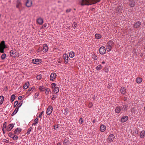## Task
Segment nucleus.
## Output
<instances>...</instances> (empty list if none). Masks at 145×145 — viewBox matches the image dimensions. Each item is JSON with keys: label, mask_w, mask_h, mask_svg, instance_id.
Instances as JSON below:
<instances>
[{"label": "nucleus", "mask_w": 145, "mask_h": 145, "mask_svg": "<svg viewBox=\"0 0 145 145\" xmlns=\"http://www.w3.org/2000/svg\"><path fill=\"white\" fill-rule=\"evenodd\" d=\"M121 93L122 94H124L125 93V89L124 87H121L120 89Z\"/></svg>", "instance_id": "nucleus-24"}, {"label": "nucleus", "mask_w": 145, "mask_h": 145, "mask_svg": "<svg viewBox=\"0 0 145 145\" xmlns=\"http://www.w3.org/2000/svg\"><path fill=\"white\" fill-rule=\"evenodd\" d=\"M71 9H67L66 10V12L67 13L70 12L71 11Z\"/></svg>", "instance_id": "nucleus-53"}, {"label": "nucleus", "mask_w": 145, "mask_h": 145, "mask_svg": "<svg viewBox=\"0 0 145 145\" xmlns=\"http://www.w3.org/2000/svg\"><path fill=\"white\" fill-rule=\"evenodd\" d=\"M75 54L73 52H71L69 53V56L71 58L73 57L74 56Z\"/></svg>", "instance_id": "nucleus-30"}, {"label": "nucleus", "mask_w": 145, "mask_h": 145, "mask_svg": "<svg viewBox=\"0 0 145 145\" xmlns=\"http://www.w3.org/2000/svg\"><path fill=\"white\" fill-rule=\"evenodd\" d=\"M32 62L35 64H38L41 63V60L40 59H34L32 60Z\"/></svg>", "instance_id": "nucleus-10"}, {"label": "nucleus", "mask_w": 145, "mask_h": 145, "mask_svg": "<svg viewBox=\"0 0 145 145\" xmlns=\"http://www.w3.org/2000/svg\"><path fill=\"white\" fill-rule=\"evenodd\" d=\"M4 99V98L3 96H0V104H2L3 103Z\"/></svg>", "instance_id": "nucleus-31"}, {"label": "nucleus", "mask_w": 145, "mask_h": 145, "mask_svg": "<svg viewBox=\"0 0 145 145\" xmlns=\"http://www.w3.org/2000/svg\"><path fill=\"white\" fill-rule=\"evenodd\" d=\"M38 117H37V118L35 119V121L36 122V123H38Z\"/></svg>", "instance_id": "nucleus-49"}, {"label": "nucleus", "mask_w": 145, "mask_h": 145, "mask_svg": "<svg viewBox=\"0 0 145 145\" xmlns=\"http://www.w3.org/2000/svg\"><path fill=\"white\" fill-rule=\"evenodd\" d=\"M6 54H3L1 56V58L2 59H5L6 57Z\"/></svg>", "instance_id": "nucleus-40"}, {"label": "nucleus", "mask_w": 145, "mask_h": 145, "mask_svg": "<svg viewBox=\"0 0 145 145\" xmlns=\"http://www.w3.org/2000/svg\"><path fill=\"white\" fill-rule=\"evenodd\" d=\"M63 57L65 60V63L67 64L68 62L69 56L67 54H64L63 55Z\"/></svg>", "instance_id": "nucleus-7"}, {"label": "nucleus", "mask_w": 145, "mask_h": 145, "mask_svg": "<svg viewBox=\"0 0 145 145\" xmlns=\"http://www.w3.org/2000/svg\"><path fill=\"white\" fill-rule=\"evenodd\" d=\"M6 122H5V123H4L3 124V127L4 128H6Z\"/></svg>", "instance_id": "nucleus-54"}, {"label": "nucleus", "mask_w": 145, "mask_h": 145, "mask_svg": "<svg viewBox=\"0 0 145 145\" xmlns=\"http://www.w3.org/2000/svg\"><path fill=\"white\" fill-rule=\"evenodd\" d=\"M92 57V58L95 60H97L98 58V57L97 56L95 55L94 54V55H93Z\"/></svg>", "instance_id": "nucleus-38"}, {"label": "nucleus", "mask_w": 145, "mask_h": 145, "mask_svg": "<svg viewBox=\"0 0 145 145\" xmlns=\"http://www.w3.org/2000/svg\"><path fill=\"white\" fill-rule=\"evenodd\" d=\"M42 75L41 74L38 75L37 76V78L38 80H40L41 79Z\"/></svg>", "instance_id": "nucleus-39"}, {"label": "nucleus", "mask_w": 145, "mask_h": 145, "mask_svg": "<svg viewBox=\"0 0 145 145\" xmlns=\"http://www.w3.org/2000/svg\"><path fill=\"white\" fill-rule=\"evenodd\" d=\"M56 97H57V96L56 95H54L53 96V97H52L51 99L52 100H54V99H55V98H56Z\"/></svg>", "instance_id": "nucleus-48"}, {"label": "nucleus", "mask_w": 145, "mask_h": 145, "mask_svg": "<svg viewBox=\"0 0 145 145\" xmlns=\"http://www.w3.org/2000/svg\"><path fill=\"white\" fill-rule=\"evenodd\" d=\"M22 96H19L18 97V99L19 100H21L22 99Z\"/></svg>", "instance_id": "nucleus-57"}, {"label": "nucleus", "mask_w": 145, "mask_h": 145, "mask_svg": "<svg viewBox=\"0 0 145 145\" xmlns=\"http://www.w3.org/2000/svg\"><path fill=\"white\" fill-rule=\"evenodd\" d=\"M35 88L34 87H32V88H29L28 90V92L30 91H33L35 90Z\"/></svg>", "instance_id": "nucleus-33"}, {"label": "nucleus", "mask_w": 145, "mask_h": 145, "mask_svg": "<svg viewBox=\"0 0 145 145\" xmlns=\"http://www.w3.org/2000/svg\"><path fill=\"white\" fill-rule=\"evenodd\" d=\"M59 90V88L58 87H55L53 90V92L55 94H56L58 93Z\"/></svg>", "instance_id": "nucleus-19"}, {"label": "nucleus", "mask_w": 145, "mask_h": 145, "mask_svg": "<svg viewBox=\"0 0 145 145\" xmlns=\"http://www.w3.org/2000/svg\"><path fill=\"white\" fill-rule=\"evenodd\" d=\"M106 127L104 125H101L100 126V130L101 132H103L106 129Z\"/></svg>", "instance_id": "nucleus-20"}, {"label": "nucleus", "mask_w": 145, "mask_h": 145, "mask_svg": "<svg viewBox=\"0 0 145 145\" xmlns=\"http://www.w3.org/2000/svg\"><path fill=\"white\" fill-rule=\"evenodd\" d=\"M140 25V21H138L134 24V27H139Z\"/></svg>", "instance_id": "nucleus-25"}, {"label": "nucleus", "mask_w": 145, "mask_h": 145, "mask_svg": "<svg viewBox=\"0 0 145 145\" xmlns=\"http://www.w3.org/2000/svg\"><path fill=\"white\" fill-rule=\"evenodd\" d=\"M145 131L143 130L141 131L140 134V137L141 138H143L145 136Z\"/></svg>", "instance_id": "nucleus-17"}, {"label": "nucleus", "mask_w": 145, "mask_h": 145, "mask_svg": "<svg viewBox=\"0 0 145 145\" xmlns=\"http://www.w3.org/2000/svg\"><path fill=\"white\" fill-rule=\"evenodd\" d=\"M101 0H81L79 2L81 5L83 6L85 5H89L95 4L100 1Z\"/></svg>", "instance_id": "nucleus-1"}, {"label": "nucleus", "mask_w": 145, "mask_h": 145, "mask_svg": "<svg viewBox=\"0 0 145 145\" xmlns=\"http://www.w3.org/2000/svg\"><path fill=\"white\" fill-rule=\"evenodd\" d=\"M52 107L51 106H49L47 109L46 114L48 115L50 114L52 112Z\"/></svg>", "instance_id": "nucleus-5"}, {"label": "nucleus", "mask_w": 145, "mask_h": 145, "mask_svg": "<svg viewBox=\"0 0 145 145\" xmlns=\"http://www.w3.org/2000/svg\"><path fill=\"white\" fill-rule=\"evenodd\" d=\"M111 46H107V48H106V49L108 51H110L111 50Z\"/></svg>", "instance_id": "nucleus-43"}, {"label": "nucleus", "mask_w": 145, "mask_h": 145, "mask_svg": "<svg viewBox=\"0 0 145 145\" xmlns=\"http://www.w3.org/2000/svg\"><path fill=\"white\" fill-rule=\"evenodd\" d=\"M95 37L97 39H99L101 37V35L99 34H96L95 35Z\"/></svg>", "instance_id": "nucleus-36"}, {"label": "nucleus", "mask_w": 145, "mask_h": 145, "mask_svg": "<svg viewBox=\"0 0 145 145\" xmlns=\"http://www.w3.org/2000/svg\"><path fill=\"white\" fill-rule=\"evenodd\" d=\"M2 131H3V133H5V132H4V128H2Z\"/></svg>", "instance_id": "nucleus-62"}, {"label": "nucleus", "mask_w": 145, "mask_h": 145, "mask_svg": "<svg viewBox=\"0 0 145 145\" xmlns=\"http://www.w3.org/2000/svg\"><path fill=\"white\" fill-rule=\"evenodd\" d=\"M37 123H36V122H35V123H33L32 124V125H35L36 124H37Z\"/></svg>", "instance_id": "nucleus-60"}, {"label": "nucleus", "mask_w": 145, "mask_h": 145, "mask_svg": "<svg viewBox=\"0 0 145 145\" xmlns=\"http://www.w3.org/2000/svg\"><path fill=\"white\" fill-rule=\"evenodd\" d=\"M50 90V89L48 88H46L45 90V93L48 95L49 93V92Z\"/></svg>", "instance_id": "nucleus-35"}, {"label": "nucleus", "mask_w": 145, "mask_h": 145, "mask_svg": "<svg viewBox=\"0 0 145 145\" xmlns=\"http://www.w3.org/2000/svg\"><path fill=\"white\" fill-rule=\"evenodd\" d=\"M68 144V142H67V140H64L63 142V145H67Z\"/></svg>", "instance_id": "nucleus-41"}, {"label": "nucleus", "mask_w": 145, "mask_h": 145, "mask_svg": "<svg viewBox=\"0 0 145 145\" xmlns=\"http://www.w3.org/2000/svg\"><path fill=\"white\" fill-rule=\"evenodd\" d=\"M115 137L113 134H111L108 137V140L109 141H112L114 139Z\"/></svg>", "instance_id": "nucleus-13"}, {"label": "nucleus", "mask_w": 145, "mask_h": 145, "mask_svg": "<svg viewBox=\"0 0 145 145\" xmlns=\"http://www.w3.org/2000/svg\"><path fill=\"white\" fill-rule=\"evenodd\" d=\"M18 128H17L14 131V134H18Z\"/></svg>", "instance_id": "nucleus-42"}, {"label": "nucleus", "mask_w": 145, "mask_h": 145, "mask_svg": "<svg viewBox=\"0 0 145 145\" xmlns=\"http://www.w3.org/2000/svg\"><path fill=\"white\" fill-rule=\"evenodd\" d=\"M32 4V2L31 1L27 0L26 2V6L28 7L31 6Z\"/></svg>", "instance_id": "nucleus-15"}, {"label": "nucleus", "mask_w": 145, "mask_h": 145, "mask_svg": "<svg viewBox=\"0 0 145 145\" xmlns=\"http://www.w3.org/2000/svg\"><path fill=\"white\" fill-rule=\"evenodd\" d=\"M37 22L39 24H41L43 22V20L41 18H40L37 20Z\"/></svg>", "instance_id": "nucleus-21"}, {"label": "nucleus", "mask_w": 145, "mask_h": 145, "mask_svg": "<svg viewBox=\"0 0 145 145\" xmlns=\"http://www.w3.org/2000/svg\"><path fill=\"white\" fill-rule=\"evenodd\" d=\"M96 68L97 70H100L102 69V66L101 65H100L97 66Z\"/></svg>", "instance_id": "nucleus-34"}, {"label": "nucleus", "mask_w": 145, "mask_h": 145, "mask_svg": "<svg viewBox=\"0 0 145 145\" xmlns=\"http://www.w3.org/2000/svg\"><path fill=\"white\" fill-rule=\"evenodd\" d=\"M6 48L5 41H2L0 43V52L3 53L4 52V49Z\"/></svg>", "instance_id": "nucleus-2"}, {"label": "nucleus", "mask_w": 145, "mask_h": 145, "mask_svg": "<svg viewBox=\"0 0 145 145\" xmlns=\"http://www.w3.org/2000/svg\"><path fill=\"white\" fill-rule=\"evenodd\" d=\"M22 4L21 3L20 1L19 0H17L16 2V8H19L21 6Z\"/></svg>", "instance_id": "nucleus-22"}, {"label": "nucleus", "mask_w": 145, "mask_h": 145, "mask_svg": "<svg viewBox=\"0 0 145 145\" xmlns=\"http://www.w3.org/2000/svg\"><path fill=\"white\" fill-rule=\"evenodd\" d=\"M20 104V103H19L18 105H17L15 110L12 114V116L14 115L17 113L18 110L19 108L22 106V105L23 103H21L20 105H19Z\"/></svg>", "instance_id": "nucleus-6"}, {"label": "nucleus", "mask_w": 145, "mask_h": 145, "mask_svg": "<svg viewBox=\"0 0 145 145\" xmlns=\"http://www.w3.org/2000/svg\"><path fill=\"white\" fill-rule=\"evenodd\" d=\"M15 96L14 95H12L10 97V101L11 102H13L15 98Z\"/></svg>", "instance_id": "nucleus-32"}, {"label": "nucleus", "mask_w": 145, "mask_h": 145, "mask_svg": "<svg viewBox=\"0 0 145 145\" xmlns=\"http://www.w3.org/2000/svg\"><path fill=\"white\" fill-rule=\"evenodd\" d=\"M18 103V101H16L14 103V107H15Z\"/></svg>", "instance_id": "nucleus-45"}, {"label": "nucleus", "mask_w": 145, "mask_h": 145, "mask_svg": "<svg viewBox=\"0 0 145 145\" xmlns=\"http://www.w3.org/2000/svg\"><path fill=\"white\" fill-rule=\"evenodd\" d=\"M76 24L75 22H74L72 24V26H74V27H76Z\"/></svg>", "instance_id": "nucleus-55"}, {"label": "nucleus", "mask_w": 145, "mask_h": 145, "mask_svg": "<svg viewBox=\"0 0 145 145\" xmlns=\"http://www.w3.org/2000/svg\"><path fill=\"white\" fill-rule=\"evenodd\" d=\"M56 74L55 73H52L50 75V80L52 81H53L56 78Z\"/></svg>", "instance_id": "nucleus-8"}, {"label": "nucleus", "mask_w": 145, "mask_h": 145, "mask_svg": "<svg viewBox=\"0 0 145 145\" xmlns=\"http://www.w3.org/2000/svg\"><path fill=\"white\" fill-rule=\"evenodd\" d=\"M39 95V93H36L35 94V97L37 98V97Z\"/></svg>", "instance_id": "nucleus-56"}, {"label": "nucleus", "mask_w": 145, "mask_h": 145, "mask_svg": "<svg viewBox=\"0 0 145 145\" xmlns=\"http://www.w3.org/2000/svg\"><path fill=\"white\" fill-rule=\"evenodd\" d=\"M129 5L132 7H133L135 6V2L133 0L130 1L129 2Z\"/></svg>", "instance_id": "nucleus-27"}, {"label": "nucleus", "mask_w": 145, "mask_h": 145, "mask_svg": "<svg viewBox=\"0 0 145 145\" xmlns=\"http://www.w3.org/2000/svg\"><path fill=\"white\" fill-rule=\"evenodd\" d=\"M3 140H4V142H5L8 143V142H7V141H8L7 140H6V139H4Z\"/></svg>", "instance_id": "nucleus-61"}, {"label": "nucleus", "mask_w": 145, "mask_h": 145, "mask_svg": "<svg viewBox=\"0 0 145 145\" xmlns=\"http://www.w3.org/2000/svg\"><path fill=\"white\" fill-rule=\"evenodd\" d=\"M99 53L101 54H103L106 52V50L104 46H101L100 47L99 49Z\"/></svg>", "instance_id": "nucleus-4"}, {"label": "nucleus", "mask_w": 145, "mask_h": 145, "mask_svg": "<svg viewBox=\"0 0 145 145\" xmlns=\"http://www.w3.org/2000/svg\"><path fill=\"white\" fill-rule=\"evenodd\" d=\"M128 107V106L127 105H123L122 108V110L124 111H126L127 110V108Z\"/></svg>", "instance_id": "nucleus-28"}, {"label": "nucleus", "mask_w": 145, "mask_h": 145, "mask_svg": "<svg viewBox=\"0 0 145 145\" xmlns=\"http://www.w3.org/2000/svg\"><path fill=\"white\" fill-rule=\"evenodd\" d=\"M112 86V85H111V84L110 83L108 84V86H107V88H108V89H109Z\"/></svg>", "instance_id": "nucleus-50"}, {"label": "nucleus", "mask_w": 145, "mask_h": 145, "mask_svg": "<svg viewBox=\"0 0 145 145\" xmlns=\"http://www.w3.org/2000/svg\"><path fill=\"white\" fill-rule=\"evenodd\" d=\"M18 131H19V132H20L21 131L22 129L20 128H18Z\"/></svg>", "instance_id": "nucleus-59"}, {"label": "nucleus", "mask_w": 145, "mask_h": 145, "mask_svg": "<svg viewBox=\"0 0 145 145\" xmlns=\"http://www.w3.org/2000/svg\"><path fill=\"white\" fill-rule=\"evenodd\" d=\"M14 127V125L13 124H10L8 125L7 130L8 131H10Z\"/></svg>", "instance_id": "nucleus-12"}, {"label": "nucleus", "mask_w": 145, "mask_h": 145, "mask_svg": "<svg viewBox=\"0 0 145 145\" xmlns=\"http://www.w3.org/2000/svg\"><path fill=\"white\" fill-rule=\"evenodd\" d=\"M16 50H12L10 52V54L11 56L14 57H16L17 56L16 55Z\"/></svg>", "instance_id": "nucleus-9"}, {"label": "nucleus", "mask_w": 145, "mask_h": 145, "mask_svg": "<svg viewBox=\"0 0 145 145\" xmlns=\"http://www.w3.org/2000/svg\"><path fill=\"white\" fill-rule=\"evenodd\" d=\"M79 122V123L81 124L83 123V120L82 118H80Z\"/></svg>", "instance_id": "nucleus-46"}, {"label": "nucleus", "mask_w": 145, "mask_h": 145, "mask_svg": "<svg viewBox=\"0 0 145 145\" xmlns=\"http://www.w3.org/2000/svg\"><path fill=\"white\" fill-rule=\"evenodd\" d=\"M128 117L125 116L121 118V121L122 122H124L127 121L128 119Z\"/></svg>", "instance_id": "nucleus-14"}, {"label": "nucleus", "mask_w": 145, "mask_h": 145, "mask_svg": "<svg viewBox=\"0 0 145 145\" xmlns=\"http://www.w3.org/2000/svg\"><path fill=\"white\" fill-rule=\"evenodd\" d=\"M89 105H90V106L89 107H91L92 106H93V104H92V103H90L89 104Z\"/></svg>", "instance_id": "nucleus-58"}, {"label": "nucleus", "mask_w": 145, "mask_h": 145, "mask_svg": "<svg viewBox=\"0 0 145 145\" xmlns=\"http://www.w3.org/2000/svg\"><path fill=\"white\" fill-rule=\"evenodd\" d=\"M96 121V120H94L93 121V123H94L95 122V121Z\"/></svg>", "instance_id": "nucleus-64"}, {"label": "nucleus", "mask_w": 145, "mask_h": 145, "mask_svg": "<svg viewBox=\"0 0 145 145\" xmlns=\"http://www.w3.org/2000/svg\"><path fill=\"white\" fill-rule=\"evenodd\" d=\"M14 133H12L10 132L8 133V136L12 138L14 140H17L18 138V137Z\"/></svg>", "instance_id": "nucleus-3"}, {"label": "nucleus", "mask_w": 145, "mask_h": 145, "mask_svg": "<svg viewBox=\"0 0 145 145\" xmlns=\"http://www.w3.org/2000/svg\"><path fill=\"white\" fill-rule=\"evenodd\" d=\"M121 110V108L120 106L117 107L116 108L115 111L116 113H119Z\"/></svg>", "instance_id": "nucleus-23"}, {"label": "nucleus", "mask_w": 145, "mask_h": 145, "mask_svg": "<svg viewBox=\"0 0 145 145\" xmlns=\"http://www.w3.org/2000/svg\"><path fill=\"white\" fill-rule=\"evenodd\" d=\"M48 50V46L46 44H44L43 45L42 50L44 52H46Z\"/></svg>", "instance_id": "nucleus-11"}, {"label": "nucleus", "mask_w": 145, "mask_h": 145, "mask_svg": "<svg viewBox=\"0 0 145 145\" xmlns=\"http://www.w3.org/2000/svg\"><path fill=\"white\" fill-rule=\"evenodd\" d=\"M44 111H42L40 112V114H39V116L40 118H41L42 115L43 113H44Z\"/></svg>", "instance_id": "nucleus-51"}, {"label": "nucleus", "mask_w": 145, "mask_h": 145, "mask_svg": "<svg viewBox=\"0 0 145 145\" xmlns=\"http://www.w3.org/2000/svg\"><path fill=\"white\" fill-rule=\"evenodd\" d=\"M61 145V143L60 142H58L57 144V145Z\"/></svg>", "instance_id": "nucleus-63"}, {"label": "nucleus", "mask_w": 145, "mask_h": 145, "mask_svg": "<svg viewBox=\"0 0 145 145\" xmlns=\"http://www.w3.org/2000/svg\"><path fill=\"white\" fill-rule=\"evenodd\" d=\"M108 46H111L113 45L114 42L110 40L108 42Z\"/></svg>", "instance_id": "nucleus-29"}, {"label": "nucleus", "mask_w": 145, "mask_h": 145, "mask_svg": "<svg viewBox=\"0 0 145 145\" xmlns=\"http://www.w3.org/2000/svg\"><path fill=\"white\" fill-rule=\"evenodd\" d=\"M39 89L40 91L42 92L45 90V88L42 86H41L40 87Z\"/></svg>", "instance_id": "nucleus-37"}, {"label": "nucleus", "mask_w": 145, "mask_h": 145, "mask_svg": "<svg viewBox=\"0 0 145 145\" xmlns=\"http://www.w3.org/2000/svg\"><path fill=\"white\" fill-rule=\"evenodd\" d=\"M29 86V82H26L23 86V88L24 89H26L28 88Z\"/></svg>", "instance_id": "nucleus-18"}, {"label": "nucleus", "mask_w": 145, "mask_h": 145, "mask_svg": "<svg viewBox=\"0 0 145 145\" xmlns=\"http://www.w3.org/2000/svg\"><path fill=\"white\" fill-rule=\"evenodd\" d=\"M31 129H30V128H29L27 131V133L28 135L30 134V132L31 131Z\"/></svg>", "instance_id": "nucleus-52"}, {"label": "nucleus", "mask_w": 145, "mask_h": 145, "mask_svg": "<svg viewBox=\"0 0 145 145\" xmlns=\"http://www.w3.org/2000/svg\"><path fill=\"white\" fill-rule=\"evenodd\" d=\"M142 81V79L140 78H137L136 79V82L138 84L140 83Z\"/></svg>", "instance_id": "nucleus-26"}, {"label": "nucleus", "mask_w": 145, "mask_h": 145, "mask_svg": "<svg viewBox=\"0 0 145 145\" xmlns=\"http://www.w3.org/2000/svg\"><path fill=\"white\" fill-rule=\"evenodd\" d=\"M108 69L107 68L105 67L104 69V71L105 72H108Z\"/></svg>", "instance_id": "nucleus-47"}, {"label": "nucleus", "mask_w": 145, "mask_h": 145, "mask_svg": "<svg viewBox=\"0 0 145 145\" xmlns=\"http://www.w3.org/2000/svg\"><path fill=\"white\" fill-rule=\"evenodd\" d=\"M115 12L117 13L119 12H121V6H118V7L115 8Z\"/></svg>", "instance_id": "nucleus-16"}, {"label": "nucleus", "mask_w": 145, "mask_h": 145, "mask_svg": "<svg viewBox=\"0 0 145 145\" xmlns=\"http://www.w3.org/2000/svg\"><path fill=\"white\" fill-rule=\"evenodd\" d=\"M52 87V88H55L56 86V84L55 83H53L51 84Z\"/></svg>", "instance_id": "nucleus-44"}]
</instances>
